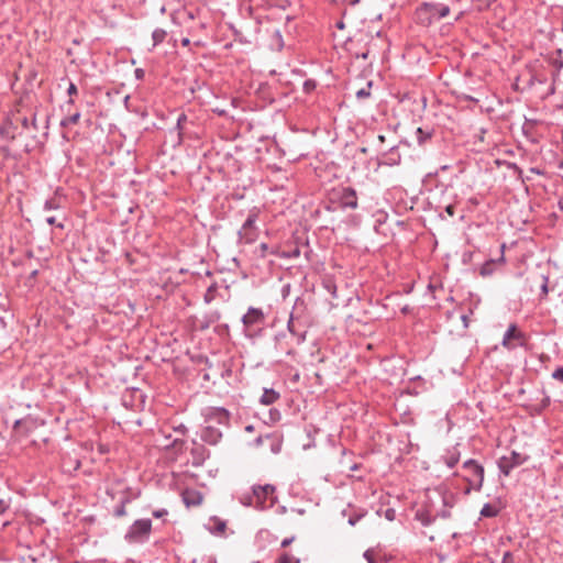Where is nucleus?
I'll use <instances>...</instances> for the list:
<instances>
[{
    "label": "nucleus",
    "mask_w": 563,
    "mask_h": 563,
    "mask_svg": "<svg viewBox=\"0 0 563 563\" xmlns=\"http://www.w3.org/2000/svg\"><path fill=\"white\" fill-rule=\"evenodd\" d=\"M275 490V486L271 484L254 485L252 487V494L245 495L241 501L243 505L252 506L256 509L272 507L277 499Z\"/></svg>",
    "instance_id": "nucleus-1"
},
{
    "label": "nucleus",
    "mask_w": 563,
    "mask_h": 563,
    "mask_svg": "<svg viewBox=\"0 0 563 563\" xmlns=\"http://www.w3.org/2000/svg\"><path fill=\"white\" fill-rule=\"evenodd\" d=\"M258 214L260 210L257 208H253L249 212L244 223L238 232L240 243L252 244L257 240L260 235V229L256 225Z\"/></svg>",
    "instance_id": "nucleus-2"
},
{
    "label": "nucleus",
    "mask_w": 563,
    "mask_h": 563,
    "mask_svg": "<svg viewBox=\"0 0 563 563\" xmlns=\"http://www.w3.org/2000/svg\"><path fill=\"white\" fill-rule=\"evenodd\" d=\"M463 468L467 472L465 476V481L468 483V487L465 490V494H470V492L476 490L479 492L483 487L484 483V467L477 461L470 459L463 463Z\"/></svg>",
    "instance_id": "nucleus-3"
},
{
    "label": "nucleus",
    "mask_w": 563,
    "mask_h": 563,
    "mask_svg": "<svg viewBox=\"0 0 563 563\" xmlns=\"http://www.w3.org/2000/svg\"><path fill=\"white\" fill-rule=\"evenodd\" d=\"M152 530V521L150 519L135 520L129 528L125 540L130 543L144 542Z\"/></svg>",
    "instance_id": "nucleus-4"
},
{
    "label": "nucleus",
    "mask_w": 563,
    "mask_h": 563,
    "mask_svg": "<svg viewBox=\"0 0 563 563\" xmlns=\"http://www.w3.org/2000/svg\"><path fill=\"white\" fill-rule=\"evenodd\" d=\"M331 201L339 205L341 209H356V191L351 187H340L331 194Z\"/></svg>",
    "instance_id": "nucleus-5"
},
{
    "label": "nucleus",
    "mask_w": 563,
    "mask_h": 563,
    "mask_svg": "<svg viewBox=\"0 0 563 563\" xmlns=\"http://www.w3.org/2000/svg\"><path fill=\"white\" fill-rule=\"evenodd\" d=\"M265 314L262 309L250 307L242 317V323L247 335H253L264 324Z\"/></svg>",
    "instance_id": "nucleus-6"
},
{
    "label": "nucleus",
    "mask_w": 563,
    "mask_h": 563,
    "mask_svg": "<svg viewBox=\"0 0 563 563\" xmlns=\"http://www.w3.org/2000/svg\"><path fill=\"white\" fill-rule=\"evenodd\" d=\"M528 460L527 455H523L521 453H518L516 451L510 452L509 455L501 456L497 464L499 471L505 475L508 476L510 472L520 465H522Z\"/></svg>",
    "instance_id": "nucleus-7"
},
{
    "label": "nucleus",
    "mask_w": 563,
    "mask_h": 563,
    "mask_svg": "<svg viewBox=\"0 0 563 563\" xmlns=\"http://www.w3.org/2000/svg\"><path fill=\"white\" fill-rule=\"evenodd\" d=\"M206 424H223L227 426L230 421V413L222 407H208L202 411Z\"/></svg>",
    "instance_id": "nucleus-8"
},
{
    "label": "nucleus",
    "mask_w": 563,
    "mask_h": 563,
    "mask_svg": "<svg viewBox=\"0 0 563 563\" xmlns=\"http://www.w3.org/2000/svg\"><path fill=\"white\" fill-rule=\"evenodd\" d=\"M418 13L421 15L423 13H428L430 19L440 20L445 18L450 13V8L446 4L442 3H424L419 10Z\"/></svg>",
    "instance_id": "nucleus-9"
},
{
    "label": "nucleus",
    "mask_w": 563,
    "mask_h": 563,
    "mask_svg": "<svg viewBox=\"0 0 563 563\" xmlns=\"http://www.w3.org/2000/svg\"><path fill=\"white\" fill-rule=\"evenodd\" d=\"M201 440L208 444L216 445L222 439V432L213 424H206L201 431Z\"/></svg>",
    "instance_id": "nucleus-10"
},
{
    "label": "nucleus",
    "mask_w": 563,
    "mask_h": 563,
    "mask_svg": "<svg viewBox=\"0 0 563 563\" xmlns=\"http://www.w3.org/2000/svg\"><path fill=\"white\" fill-rule=\"evenodd\" d=\"M190 454L192 457V465L200 466L203 462L209 457L210 453L206 449L205 445L198 443L197 441H192V448L190 450Z\"/></svg>",
    "instance_id": "nucleus-11"
},
{
    "label": "nucleus",
    "mask_w": 563,
    "mask_h": 563,
    "mask_svg": "<svg viewBox=\"0 0 563 563\" xmlns=\"http://www.w3.org/2000/svg\"><path fill=\"white\" fill-rule=\"evenodd\" d=\"M522 338H523V334L520 331H518L517 325L515 323H511L508 327L507 331L505 332L501 343L505 347L512 349L510 341L514 339L519 340Z\"/></svg>",
    "instance_id": "nucleus-12"
},
{
    "label": "nucleus",
    "mask_w": 563,
    "mask_h": 563,
    "mask_svg": "<svg viewBox=\"0 0 563 563\" xmlns=\"http://www.w3.org/2000/svg\"><path fill=\"white\" fill-rule=\"evenodd\" d=\"M342 515L344 517L347 516V522L350 526H355L362 518H364L367 515V510L363 508H352L350 512L347 510H343Z\"/></svg>",
    "instance_id": "nucleus-13"
},
{
    "label": "nucleus",
    "mask_w": 563,
    "mask_h": 563,
    "mask_svg": "<svg viewBox=\"0 0 563 563\" xmlns=\"http://www.w3.org/2000/svg\"><path fill=\"white\" fill-rule=\"evenodd\" d=\"M460 456L461 454L457 446H453L445 452L442 459L448 467L453 468L459 463Z\"/></svg>",
    "instance_id": "nucleus-14"
},
{
    "label": "nucleus",
    "mask_w": 563,
    "mask_h": 563,
    "mask_svg": "<svg viewBox=\"0 0 563 563\" xmlns=\"http://www.w3.org/2000/svg\"><path fill=\"white\" fill-rule=\"evenodd\" d=\"M280 395L278 391H276L273 388H265L261 398L260 402L265 406L273 405L275 401L279 399Z\"/></svg>",
    "instance_id": "nucleus-15"
},
{
    "label": "nucleus",
    "mask_w": 563,
    "mask_h": 563,
    "mask_svg": "<svg viewBox=\"0 0 563 563\" xmlns=\"http://www.w3.org/2000/svg\"><path fill=\"white\" fill-rule=\"evenodd\" d=\"M287 329L290 332V334L295 338L297 344H301L302 342H305L306 331L300 332L296 329L292 314H290V318L287 322Z\"/></svg>",
    "instance_id": "nucleus-16"
},
{
    "label": "nucleus",
    "mask_w": 563,
    "mask_h": 563,
    "mask_svg": "<svg viewBox=\"0 0 563 563\" xmlns=\"http://www.w3.org/2000/svg\"><path fill=\"white\" fill-rule=\"evenodd\" d=\"M183 499L187 506H198L202 503V496L195 490H186L183 495Z\"/></svg>",
    "instance_id": "nucleus-17"
},
{
    "label": "nucleus",
    "mask_w": 563,
    "mask_h": 563,
    "mask_svg": "<svg viewBox=\"0 0 563 563\" xmlns=\"http://www.w3.org/2000/svg\"><path fill=\"white\" fill-rule=\"evenodd\" d=\"M167 36V32L164 29H155L152 33L153 47L163 43Z\"/></svg>",
    "instance_id": "nucleus-18"
},
{
    "label": "nucleus",
    "mask_w": 563,
    "mask_h": 563,
    "mask_svg": "<svg viewBox=\"0 0 563 563\" xmlns=\"http://www.w3.org/2000/svg\"><path fill=\"white\" fill-rule=\"evenodd\" d=\"M417 142L419 145H423L427 141H429L432 136L431 131H424L422 128H418L416 130Z\"/></svg>",
    "instance_id": "nucleus-19"
},
{
    "label": "nucleus",
    "mask_w": 563,
    "mask_h": 563,
    "mask_svg": "<svg viewBox=\"0 0 563 563\" xmlns=\"http://www.w3.org/2000/svg\"><path fill=\"white\" fill-rule=\"evenodd\" d=\"M498 512L499 511L495 506L490 504H485L481 510V516L485 518H493L496 517Z\"/></svg>",
    "instance_id": "nucleus-20"
},
{
    "label": "nucleus",
    "mask_w": 563,
    "mask_h": 563,
    "mask_svg": "<svg viewBox=\"0 0 563 563\" xmlns=\"http://www.w3.org/2000/svg\"><path fill=\"white\" fill-rule=\"evenodd\" d=\"M371 88H372V81H368L366 84V87H363L355 92L356 98L358 100L367 99L371 96Z\"/></svg>",
    "instance_id": "nucleus-21"
},
{
    "label": "nucleus",
    "mask_w": 563,
    "mask_h": 563,
    "mask_svg": "<svg viewBox=\"0 0 563 563\" xmlns=\"http://www.w3.org/2000/svg\"><path fill=\"white\" fill-rule=\"evenodd\" d=\"M277 563H300V560L288 552H284L277 559Z\"/></svg>",
    "instance_id": "nucleus-22"
},
{
    "label": "nucleus",
    "mask_w": 563,
    "mask_h": 563,
    "mask_svg": "<svg viewBox=\"0 0 563 563\" xmlns=\"http://www.w3.org/2000/svg\"><path fill=\"white\" fill-rule=\"evenodd\" d=\"M130 501L129 498H123L120 504L114 508V516L115 517H123L126 515V509H125V506L126 504Z\"/></svg>",
    "instance_id": "nucleus-23"
},
{
    "label": "nucleus",
    "mask_w": 563,
    "mask_h": 563,
    "mask_svg": "<svg viewBox=\"0 0 563 563\" xmlns=\"http://www.w3.org/2000/svg\"><path fill=\"white\" fill-rule=\"evenodd\" d=\"M59 207H60L59 201L56 198L47 199L44 203V210H46V211L57 210V209H59Z\"/></svg>",
    "instance_id": "nucleus-24"
},
{
    "label": "nucleus",
    "mask_w": 563,
    "mask_h": 563,
    "mask_svg": "<svg viewBox=\"0 0 563 563\" xmlns=\"http://www.w3.org/2000/svg\"><path fill=\"white\" fill-rule=\"evenodd\" d=\"M21 123H22V126H23L24 129H26V130H27V129H30V128H33L34 130H37V129H38V128H37L36 117H35V115H33L32 120H29L27 118H23V119H22V121H21Z\"/></svg>",
    "instance_id": "nucleus-25"
},
{
    "label": "nucleus",
    "mask_w": 563,
    "mask_h": 563,
    "mask_svg": "<svg viewBox=\"0 0 563 563\" xmlns=\"http://www.w3.org/2000/svg\"><path fill=\"white\" fill-rule=\"evenodd\" d=\"M10 498H0V517L3 516L10 509Z\"/></svg>",
    "instance_id": "nucleus-26"
},
{
    "label": "nucleus",
    "mask_w": 563,
    "mask_h": 563,
    "mask_svg": "<svg viewBox=\"0 0 563 563\" xmlns=\"http://www.w3.org/2000/svg\"><path fill=\"white\" fill-rule=\"evenodd\" d=\"M364 559L367 561V563H379L376 559H375V551L372 550V549H368L364 552L363 554Z\"/></svg>",
    "instance_id": "nucleus-27"
},
{
    "label": "nucleus",
    "mask_w": 563,
    "mask_h": 563,
    "mask_svg": "<svg viewBox=\"0 0 563 563\" xmlns=\"http://www.w3.org/2000/svg\"><path fill=\"white\" fill-rule=\"evenodd\" d=\"M542 393H543V398L541 399L540 405H539V407H540L539 410L540 411L545 409V408H548L550 406V404H551L550 396H548L544 390Z\"/></svg>",
    "instance_id": "nucleus-28"
},
{
    "label": "nucleus",
    "mask_w": 563,
    "mask_h": 563,
    "mask_svg": "<svg viewBox=\"0 0 563 563\" xmlns=\"http://www.w3.org/2000/svg\"><path fill=\"white\" fill-rule=\"evenodd\" d=\"M551 377H552L554 380H558V382L563 383V371H562L560 367L555 368V369L552 372Z\"/></svg>",
    "instance_id": "nucleus-29"
},
{
    "label": "nucleus",
    "mask_w": 563,
    "mask_h": 563,
    "mask_svg": "<svg viewBox=\"0 0 563 563\" xmlns=\"http://www.w3.org/2000/svg\"><path fill=\"white\" fill-rule=\"evenodd\" d=\"M543 283L541 285V294L542 296H547L549 292L548 284H549V277L545 275H542Z\"/></svg>",
    "instance_id": "nucleus-30"
},
{
    "label": "nucleus",
    "mask_w": 563,
    "mask_h": 563,
    "mask_svg": "<svg viewBox=\"0 0 563 563\" xmlns=\"http://www.w3.org/2000/svg\"><path fill=\"white\" fill-rule=\"evenodd\" d=\"M532 128H533V122L532 121H526L525 124L522 125V131L526 135H530L531 134V131H532Z\"/></svg>",
    "instance_id": "nucleus-31"
},
{
    "label": "nucleus",
    "mask_w": 563,
    "mask_h": 563,
    "mask_svg": "<svg viewBox=\"0 0 563 563\" xmlns=\"http://www.w3.org/2000/svg\"><path fill=\"white\" fill-rule=\"evenodd\" d=\"M501 563H515V559L511 552L507 551L503 555Z\"/></svg>",
    "instance_id": "nucleus-32"
},
{
    "label": "nucleus",
    "mask_w": 563,
    "mask_h": 563,
    "mask_svg": "<svg viewBox=\"0 0 563 563\" xmlns=\"http://www.w3.org/2000/svg\"><path fill=\"white\" fill-rule=\"evenodd\" d=\"M80 119V112H75L74 114L67 117V122H70L71 124H77Z\"/></svg>",
    "instance_id": "nucleus-33"
},
{
    "label": "nucleus",
    "mask_w": 563,
    "mask_h": 563,
    "mask_svg": "<svg viewBox=\"0 0 563 563\" xmlns=\"http://www.w3.org/2000/svg\"><path fill=\"white\" fill-rule=\"evenodd\" d=\"M280 449H282V443L280 441H274L271 445V450L273 453L277 454L280 452Z\"/></svg>",
    "instance_id": "nucleus-34"
},
{
    "label": "nucleus",
    "mask_w": 563,
    "mask_h": 563,
    "mask_svg": "<svg viewBox=\"0 0 563 563\" xmlns=\"http://www.w3.org/2000/svg\"><path fill=\"white\" fill-rule=\"evenodd\" d=\"M269 416L273 421H278L280 419V412L277 409H271Z\"/></svg>",
    "instance_id": "nucleus-35"
},
{
    "label": "nucleus",
    "mask_w": 563,
    "mask_h": 563,
    "mask_svg": "<svg viewBox=\"0 0 563 563\" xmlns=\"http://www.w3.org/2000/svg\"><path fill=\"white\" fill-rule=\"evenodd\" d=\"M77 92H78L77 86L74 82H70L68 86V89H67L68 96L71 97L73 95H77Z\"/></svg>",
    "instance_id": "nucleus-36"
},
{
    "label": "nucleus",
    "mask_w": 563,
    "mask_h": 563,
    "mask_svg": "<svg viewBox=\"0 0 563 563\" xmlns=\"http://www.w3.org/2000/svg\"><path fill=\"white\" fill-rule=\"evenodd\" d=\"M168 511L166 509H158V510H154L153 511V516L155 518H163L165 516H167Z\"/></svg>",
    "instance_id": "nucleus-37"
},
{
    "label": "nucleus",
    "mask_w": 563,
    "mask_h": 563,
    "mask_svg": "<svg viewBox=\"0 0 563 563\" xmlns=\"http://www.w3.org/2000/svg\"><path fill=\"white\" fill-rule=\"evenodd\" d=\"M395 515H396V512H395V510H394V509H391V508H389V509H387V510L385 511V518H386L387 520H389V521H393V520L395 519Z\"/></svg>",
    "instance_id": "nucleus-38"
},
{
    "label": "nucleus",
    "mask_w": 563,
    "mask_h": 563,
    "mask_svg": "<svg viewBox=\"0 0 563 563\" xmlns=\"http://www.w3.org/2000/svg\"><path fill=\"white\" fill-rule=\"evenodd\" d=\"M187 121L186 114L181 113L177 119V129L181 130L183 123Z\"/></svg>",
    "instance_id": "nucleus-39"
},
{
    "label": "nucleus",
    "mask_w": 563,
    "mask_h": 563,
    "mask_svg": "<svg viewBox=\"0 0 563 563\" xmlns=\"http://www.w3.org/2000/svg\"><path fill=\"white\" fill-rule=\"evenodd\" d=\"M552 65H553L558 70H560V69H562V68H563V59H561V58H554V59L552 60Z\"/></svg>",
    "instance_id": "nucleus-40"
},
{
    "label": "nucleus",
    "mask_w": 563,
    "mask_h": 563,
    "mask_svg": "<svg viewBox=\"0 0 563 563\" xmlns=\"http://www.w3.org/2000/svg\"><path fill=\"white\" fill-rule=\"evenodd\" d=\"M295 540V537H289V538H285L283 541H282V548H286L288 547L289 544H291Z\"/></svg>",
    "instance_id": "nucleus-41"
},
{
    "label": "nucleus",
    "mask_w": 563,
    "mask_h": 563,
    "mask_svg": "<svg viewBox=\"0 0 563 563\" xmlns=\"http://www.w3.org/2000/svg\"><path fill=\"white\" fill-rule=\"evenodd\" d=\"M174 430L176 432L185 434L187 432V427L185 424L180 423L179 426L175 427Z\"/></svg>",
    "instance_id": "nucleus-42"
},
{
    "label": "nucleus",
    "mask_w": 563,
    "mask_h": 563,
    "mask_svg": "<svg viewBox=\"0 0 563 563\" xmlns=\"http://www.w3.org/2000/svg\"><path fill=\"white\" fill-rule=\"evenodd\" d=\"M418 518L421 520L423 526H429L431 523V520L428 517H424L422 515H418Z\"/></svg>",
    "instance_id": "nucleus-43"
},
{
    "label": "nucleus",
    "mask_w": 563,
    "mask_h": 563,
    "mask_svg": "<svg viewBox=\"0 0 563 563\" xmlns=\"http://www.w3.org/2000/svg\"><path fill=\"white\" fill-rule=\"evenodd\" d=\"M454 206L453 205H449L446 208H445V211L449 216H454Z\"/></svg>",
    "instance_id": "nucleus-44"
},
{
    "label": "nucleus",
    "mask_w": 563,
    "mask_h": 563,
    "mask_svg": "<svg viewBox=\"0 0 563 563\" xmlns=\"http://www.w3.org/2000/svg\"><path fill=\"white\" fill-rule=\"evenodd\" d=\"M267 249H268V246H267V244H266V243H262V244L260 245V250H261V255H262V256H264V255H265V253H266Z\"/></svg>",
    "instance_id": "nucleus-45"
},
{
    "label": "nucleus",
    "mask_w": 563,
    "mask_h": 563,
    "mask_svg": "<svg viewBox=\"0 0 563 563\" xmlns=\"http://www.w3.org/2000/svg\"><path fill=\"white\" fill-rule=\"evenodd\" d=\"M211 291H212V287H210V288L208 289V292H207V294H206V296H205V300H206V302H207V303H209V302H210V300H211V294H210Z\"/></svg>",
    "instance_id": "nucleus-46"
},
{
    "label": "nucleus",
    "mask_w": 563,
    "mask_h": 563,
    "mask_svg": "<svg viewBox=\"0 0 563 563\" xmlns=\"http://www.w3.org/2000/svg\"><path fill=\"white\" fill-rule=\"evenodd\" d=\"M46 222L49 224V225H54L56 224V218L55 217H48L46 219Z\"/></svg>",
    "instance_id": "nucleus-47"
},
{
    "label": "nucleus",
    "mask_w": 563,
    "mask_h": 563,
    "mask_svg": "<svg viewBox=\"0 0 563 563\" xmlns=\"http://www.w3.org/2000/svg\"><path fill=\"white\" fill-rule=\"evenodd\" d=\"M37 274H38V271H37V269H34V271H32V272L30 273L29 278H30V279H35V278H36V276H37Z\"/></svg>",
    "instance_id": "nucleus-48"
},
{
    "label": "nucleus",
    "mask_w": 563,
    "mask_h": 563,
    "mask_svg": "<svg viewBox=\"0 0 563 563\" xmlns=\"http://www.w3.org/2000/svg\"><path fill=\"white\" fill-rule=\"evenodd\" d=\"M70 124H71L70 122H67V117H66V118H64V119L60 121V126H63V128H66V126H68V125H70Z\"/></svg>",
    "instance_id": "nucleus-49"
},
{
    "label": "nucleus",
    "mask_w": 563,
    "mask_h": 563,
    "mask_svg": "<svg viewBox=\"0 0 563 563\" xmlns=\"http://www.w3.org/2000/svg\"><path fill=\"white\" fill-rule=\"evenodd\" d=\"M462 321L464 323V327L467 328L468 327V317L466 314L462 316Z\"/></svg>",
    "instance_id": "nucleus-50"
},
{
    "label": "nucleus",
    "mask_w": 563,
    "mask_h": 563,
    "mask_svg": "<svg viewBox=\"0 0 563 563\" xmlns=\"http://www.w3.org/2000/svg\"><path fill=\"white\" fill-rule=\"evenodd\" d=\"M181 44H183V46H188L190 44V40L185 37V38H183Z\"/></svg>",
    "instance_id": "nucleus-51"
},
{
    "label": "nucleus",
    "mask_w": 563,
    "mask_h": 563,
    "mask_svg": "<svg viewBox=\"0 0 563 563\" xmlns=\"http://www.w3.org/2000/svg\"><path fill=\"white\" fill-rule=\"evenodd\" d=\"M207 563H217V560L214 558H208Z\"/></svg>",
    "instance_id": "nucleus-52"
},
{
    "label": "nucleus",
    "mask_w": 563,
    "mask_h": 563,
    "mask_svg": "<svg viewBox=\"0 0 563 563\" xmlns=\"http://www.w3.org/2000/svg\"><path fill=\"white\" fill-rule=\"evenodd\" d=\"M336 26H338L339 29H343V27H344V24H343V22H338V23H336Z\"/></svg>",
    "instance_id": "nucleus-53"
},
{
    "label": "nucleus",
    "mask_w": 563,
    "mask_h": 563,
    "mask_svg": "<svg viewBox=\"0 0 563 563\" xmlns=\"http://www.w3.org/2000/svg\"><path fill=\"white\" fill-rule=\"evenodd\" d=\"M262 441H263V438H262V437H258V438L256 439V443H257V444L262 443Z\"/></svg>",
    "instance_id": "nucleus-54"
},
{
    "label": "nucleus",
    "mask_w": 563,
    "mask_h": 563,
    "mask_svg": "<svg viewBox=\"0 0 563 563\" xmlns=\"http://www.w3.org/2000/svg\"><path fill=\"white\" fill-rule=\"evenodd\" d=\"M305 87H306L307 89H308V88H311L310 82H309V81H306V82H305Z\"/></svg>",
    "instance_id": "nucleus-55"
},
{
    "label": "nucleus",
    "mask_w": 563,
    "mask_h": 563,
    "mask_svg": "<svg viewBox=\"0 0 563 563\" xmlns=\"http://www.w3.org/2000/svg\"><path fill=\"white\" fill-rule=\"evenodd\" d=\"M305 87H306L307 89H308V88H311L310 82H309V81H306V82H305Z\"/></svg>",
    "instance_id": "nucleus-56"
},
{
    "label": "nucleus",
    "mask_w": 563,
    "mask_h": 563,
    "mask_svg": "<svg viewBox=\"0 0 563 563\" xmlns=\"http://www.w3.org/2000/svg\"><path fill=\"white\" fill-rule=\"evenodd\" d=\"M178 443H179V440L175 439L174 442H173V445L176 446Z\"/></svg>",
    "instance_id": "nucleus-57"
},
{
    "label": "nucleus",
    "mask_w": 563,
    "mask_h": 563,
    "mask_svg": "<svg viewBox=\"0 0 563 563\" xmlns=\"http://www.w3.org/2000/svg\"><path fill=\"white\" fill-rule=\"evenodd\" d=\"M481 274H482V275H485V274H486V267H485V266L482 268Z\"/></svg>",
    "instance_id": "nucleus-58"
},
{
    "label": "nucleus",
    "mask_w": 563,
    "mask_h": 563,
    "mask_svg": "<svg viewBox=\"0 0 563 563\" xmlns=\"http://www.w3.org/2000/svg\"><path fill=\"white\" fill-rule=\"evenodd\" d=\"M287 354H288V355H292V354H295V351H294V350H288V351H287Z\"/></svg>",
    "instance_id": "nucleus-59"
},
{
    "label": "nucleus",
    "mask_w": 563,
    "mask_h": 563,
    "mask_svg": "<svg viewBox=\"0 0 563 563\" xmlns=\"http://www.w3.org/2000/svg\"><path fill=\"white\" fill-rule=\"evenodd\" d=\"M67 104H74V99L69 98V100L67 101Z\"/></svg>",
    "instance_id": "nucleus-60"
},
{
    "label": "nucleus",
    "mask_w": 563,
    "mask_h": 563,
    "mask_svg": "<svg viewBox=\"0 0 563 563\" xmlns=\"http://www.w3.org/2000/svg\"><path fill=\"white\" fill-rule=\"evenodd\" d=\"M556 54H558L559 56H561V55H562V49H561V48H559V49L556 51Z\"/></svg>",
    "instance_id": "nucleus-61"
},
{
    "label": "nucleus",
    "mask_w": 563,
    "mask_h": 563,
    "mask_svg": "<svg viewBox=\"0 0 563 563\" xmlns=\"http://www.w3.org/2000/svg\"><path fill=\"white\" fill-rule=\"evenodd\" d=\"M136 75H137V77L141 76V70L140 69L136 70Z\"/></svg>",
    "instance_id": "nucleus-62"
},
{
    "label": "nucleus",
    "mask_w": 563,
    "mask_h": 563,
    "mask_svg": "<svg viewBox=\"0 0 563 563\" xmlns=\"http://www.w3.org/2000/svg\"><path fill=\"white\" fill-rule=\"evenodd\" d=\"M57 227H58L59 229H63V228H64V225H63L62 223H58V224H57Z\"/></svg>",
    "instance_id": "nucleus-63"
},
{
    "label": "nucleus",
    "mask_w": 563,
    "mask_h": 563,
    "mask_svg": "<svg viewBox=\"0 0 563 563\" xmlns=\"http://www.w3.org/2000/svg\"><path fill=\"white\" fill-rule=\"evenodd\" d=\"M246 430L252 431V427L251 426L246 427Z\"/></svg>",
    "instance_id": "nucleus-64"
}]
</instances>
